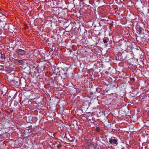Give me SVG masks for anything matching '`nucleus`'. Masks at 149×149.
Masks as SVG:
<instances>
[{"instance_id": "f257e3e1", "label": "nucleus", "mask_w": 149, "mask_h": 149, "mask_svg": "<svg viewBox=\"0 0 149 149\" xmlns=\"http://www.w3.org/2000/svg\"><path fill=\"white\" fill-rule=\"evenodd\" d=\"M84 146L86 149H95L96 147L94 146L93 142L86 141L84 143Z\"/></svg>"}, {"instance_id": "f03ea898", "label": "nucleus", "mask_w": 149, "mask_h": 149, "mask_svg": "<svg viewBox=\"0 0 149 149\" xmlns=\"http://www.w3.org/2000/svg\"><path fill=\"white\" fill-rule=\"evenodd\" d=\"M109 143L113 145L114 146H116L118 144V139L115 137H111L109 139Z\"/></svg>"}, {"instance_id": "7ed1b4c3", "label": "nucleus", "mask_w": 149, "mask_h": 149, "mask_svg": "<svg viewBox=\"0 0 149 149\" xmlns=\"http://www.w3.org/2000/svg\"><path fill=\"white\" fill-rule=\"evenodd\" d=\"M15 52L16 54L21 56H24L26 54V51L21 49H17L16 50Z\"/></svg>"}, {"instance_id": "20e7f679", "label": "nucleus", "mask_w": 149, "mask_h": 149, "mask_svg": "<svg viewBox=\"0 0 149 149\" xmlns=\"http://www.w3.org/2000/svg\"><path fill=\"white\" fill-rule=\"evenodd\" d=\"M120 47L122 50L124 51L126 50L128 48V45L127 42L125 41L121 43Z\"/></svg>"}, {"instance_id": "39448f33", "label": "nucleus", "mask_w": 149, "mask_h": 149, "mask_svg": "<svg viewBox=\"0 0 149 149\" xmlns=\"http://www.w3.org/2000/svg\"><path fill=\"white\" fill-rule=\"evenodd\" d=\"M56 68L58 70H59V72L60 73V75H64L65 74L66 77H67V71H66V70H66L65 71L64 70L65 69H63V71H64V72H62L61 71V70L62 69V68H61L58 67V68H56V67H55V70H56Z\"/></svg>"}, {"instance_id": "423d86ee", "label": "nucleus", "mask_w": 149, "mask_h": 149, "mask_svg": "<svg viewBox=\"0 0 149 149\" xmlns=\"http://www.w3.org/2000/svg\"><path fill=\"white\" fill-rule=\"evenodd\" d=\"M16 62L18 63L19 64L21 65H23L26 63L25 62V60L24 59H22V60L15 59Z\"/></svg>"}, {"instance_id": "0eeeda50", "label": "nucleus", "mask_w": 149, "mask_h": 149, "mask_svg": "<svg viewBox=\"0 0 149 149\" xmlns=\"http://www.w3.org/2000/svg\"><path fill=\"white\" fill-rule=\"evenodd\" d=\"M8 25H9L8 27V29L11 32H13L14 31V29H14V26L13 25H12L11 24H10L9 23L8 24Z\"/></svg>"}, {"instance_id": "6e6552de", "label": "nucleus", "mask_w": 149, "mask_h": 149, "mask_svg": "<svg viewBox=\"0 0 149 149\" xmlns=\"http://www.w3.org/2000/svg\"><path fill=\"white\" fill-rule=\"evenodd\" d=\"M1 58L2 60H5L6 58V56L4 53H2L1 52Z\"/></svg>"}, {"instance_id": "1a4fd4ad", "label": "nucleus", "mask_w": 149, "mask_h": 149, "mask_svg": "<svg viewBox=\"0 0 149 149\" xmlns=\"http://www.w3.org/2000/svg\"><path fill=\"white\" fill-rule=\"evenodd\" d=\"M95 22H93V25H94V26L95 27H96L97 26H98V25H99V26H101V25L100 24V22H97V24H95Z\"/></svg>"}, {"instance_id": "9d476101", "label": "nucleus", "mask_w": 149, "mask_h": 149, "mask_svg": "<svg viewBox=\"0 0 149 149\" xmlns=\"http://www.w3.org/2000/svg\"><path fill=\"white\" fill-rule=\"evenodd\" d=\"M130 54H127L126 56L125 57V60H128L130 59Z\"/></svg>"}, {"instance_id": "9b49d317", "label": "nucleus", "mask_w": 149, "mask_h": 149, "mask_svg": "<svg viewBox=\"0 0 149 149\" xmlns=\"http://www.w3.org/2000/svg\"><path fill=\"white\" fill-rule=\"evenodd\" d=\"M117 149H125L124 148L122 145H119L116 148Z\"/></svg>"}, {"instance_id": "f8f14e48", "label": "nucleus", "mask_w": 149, "mask_h": 149, "mask_svg": "<svg viewBox=\"0 0 149 149\" xmlns=\"http://www.w3.org/2000/svg\"><path fill=\"white\" fill-rule=\"evenodd\" d=\"M109 40V39L108 38H104L103 40V41L104 43H106L108 42Z\"/></svg>"}, {"instance_id": "ddd939ff", "label": "nucleus", "mask_w": 149, "mask_h": 149, "mask_svg": "<svg viewBox=\"0 0 149 149\" xmlns=\"http://www.w3.org/2000/svg\"><path fill=\"white\" fill-rule=\"evenodd\" d=\"M19 104L18 102L16 101H15L14 103V105L15 107L17 106Z\"/></svg>"}, {"instance_id": "4468645a", "label": "nucleus", "mask_w": 149, "mask_h": 149, "mask_svg": "<svg viewBox=\"0 0 149 149\" xmlns=\"http://www.w3.org/2000/svg\"><path fill=\"white\" fill-rule=\"evenodd\" d=\"M4 70V66L3 65H0V70L3 71Z\"/></svg>"}, {"instance_id": "2eb2a0df", "label": "nucleus", "mask_w": 149, "mask_h": 149, "mask_svg": "<svg viewBox=\"0 0 149 149\" xmlns=\"http://www.w3.org/2000/svg\"><path fill=\"white\" fill-rule=\"evenodd\" d=\"M146 10H147L146 12L147 13H148V9L146 7Z\"/></svg>"}, {"instance_id": "dca6fc26", "label": "nucleus", "mask_w": 149, "mask_h": 149, "mask_svg": "<svg viewBox=\"0 0 149 149\" xmlns=\"http://www.w3.org/2000/svg\"><path fill=\"white\" fill-rule=\"evenodd\" d=\"M7 136V134L6 133V137Z\"/></svg>"}, {"instance_id": "f3484780", "label": "nucleus", "mask_w": 149, "mask_h": 149, "mask_svg": "<svg viewBox=\"0 0 149 149\" xmlns=\"http://www.w3.org/2000/svg\"><path fill=\"white\" fill-rule=\"evenodd\" d=\"M132 53H133V52H132L131 53V55H132V54H133Z\"/></svg>"}, {"instance_id": "a211bd4d", "label": "nucleus", "mask_w": 149, "mask_h": 149, "mask_svg": "<svg viewBox=\"0 0 149 149\" xmlns=\"http://www.w3.org/2000/svg\"><path fill=\"white\" fill-rule=\"evenodd\" d=\"M2 15L1 14V13H0V15Z\"/></svg>"}, {"instance_id": "6ab92c4d", "label": "nucleus", "mask_w": 149, "mask_h": 149, "mask_svg": "<svg viewBox=\"0 0 149 149\" xmlns=\"http://www.w3.org/2000/svg\"><path fill=\"white\" fill-rule=\"evenodd\" d=\"M137 49L139 50V49Z\"/></svg>"}, {"instance_id": "aec40b11", "label": "nucleus", "mask_w": 149, "mask_h": 149, "mask_svg": "<svg viewBox=\"0 0 149 149\" xmlns=\"http://www.w3.org/2000/svg\"><path fill=\"white\" fill-rule=\"evenodd\" d=\"M61 77H64L63 76H61Z\"/></svg>"}]
</instances>
